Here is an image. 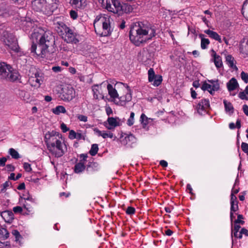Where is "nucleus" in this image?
I'll list each match as a JSON object with an SVG mask.
<instances>
[{
  "instance_id": "nucleus-1",
  "label": "nucleus",
  "mask_w": 248,
  "mask_h": 248,
  "mask_svg": "<svg viewBox=\"0 0 248 248\" xmlns=\"http://www.w3.org/2000/svg\"><path fill=\"white\" fill-rule=\"evenodd\" d=\"M44 141L49 153L55 157H62L67 151V142L58 132L48 131L45 135Z\"/></svg>"
},
{
  "instance_id": "nucleus-2",
  "label": "nucleus",
  "mask_w": 248,
  "mask_h": 248,
  "mask_svg": "<svg viewBox=\"0 0 248 248\" xmlns=\"http://www.w3.org/2000/svg\"><path fill=\"white\" fill-rule=\"evenodd\" d=\"M143 24L141 22H136L131 25L129 31V38L131 41L136 46H139L146 41L143 37L148 34V31L142 29Z\"/></svg>"
},
{
  "instance_id": "nucleus-3",
  "label": "nucleus",
  "mask_w": 248,
  "mask_h": 248,
  "mask_svg": "<svg viewBox=\"0 0 248 248\" xmlns=\"http://www.w3.org/2000/svg\"><path fill=\"white\" fill-rule=\"evenodd\" d=\"M52 46L49 40L46 39L45 35H42L39 39L38 46L33 43L31 47V52L35 53L37 55H41L44 57L46 52H48V48L50 46Z\"/></svg>"
},
{
  "instance_id": "nucleus-4",
  "label": "nucleus",
  "mask_w": 248,
  "mask_h": 248,
  "mask_svg": "<svg viewBox=\"0 0 248 248\" xmlns=\"http://www.w3.org/2000/svg\"><path fill=\"white\" fill-rule=\"evenodd\" d=\"M0 33H1V41L11 50L15 52H18L19 47L15 35L7 31H2V32H0Z\"/></svg>"
},
{
  "instance_id": "nucleus-5",
  "label": "nucleus",
  "mask_w": 248,
  "mask_h": 248,
  "mask_svg": "<svg viewBox=\"0 0 248 248\" xmlns=\"http://www.w3.org/2000/svg\"><path fill=\"white\" fill-rule=\"evenodd\" d=\"M11 66L4 62H0V79L7 81H14L17 76L11 71Z\"/></svg>"
},
{
  "instance_id": "nucleus-6",
  "label": "nucleus",
  "mask_w": 248,
  "mask_h": 248,
  "mask_svg": "<svg viewBox=\"0 0 248 248\" xmlns=\"http://www.w3.org/2000/svg\"><path fill=\"white\" fill-rule=\"evenodd\" d=\"M62 94L63 100L69 101L75 97V91L71 86H65L62 88Z\"/></svg>"
},
{
  "instance_id": "nucleus-7",
  "label": "nucleus",
  "mask_w": 248,
  "mask_h": 248,
  "mask_svg": "<svg viewBox=\"0 0 248 248\" xmlns=\"http://www.w3.org/2000/svg\"><path fill=\"white\" fill-rule=\"evenodd\" d=\"M148 80L149 82L154 81V85L155 86H159L162 81V76L159 75H155L153 68H150L148 72Z\"/></svg>"
},
{
  "instance_id": "nucleus-8",
  "label": "nucleus",
  "mask_w": 248,
  "mask_h": 248,
  "mask_svg": "<svg viewBox=\"0 0 248 248\" xmlns=\"http://www.w3.org/2000/svg\"><path fill=\"white\" fill-rule=\"evenodd\" d=\"M120 125L119 118L108 117L107 121L104 123V125L108 130H113Z\"/></svg>"
},
{
  "instance_id": "nucleus-9",
  "label": "nucleus",
  "mask_w": 248,
  "mask_h": 248,
  "mask_svg": "<svg viewBox=\"0 0 248 248\" xmlns=\"http://www.w3.org/2000/svg\"><path fill=\"white\" fill-rule=\"evenodd\" d=\"M132 96L131 93H127L125 96H121L117 97L116 99H115L114 103L118 105L124 107H127L126 105L127 103L130 102L131 100Z\"/></svg>"
},
{
  "instance_id": "nucleus-10",
  "label": "nucleus",
  "mask_w": 248,
  "mask_h": 248,
  "mask_svg": "<svg viewBox=\"0 0 248 248\" xmlns=\"http://www.w3.org/2000/svg\"><path fill=\"white\" fill-rule=\"evenodd\" d=\"M103 19L102 25L103 31L100 34L101 36H108L111 34L109 20V18H107L105 17H103Z\"/></svg>"
},
{
  "instance_id": "nucleus-11",
  "label": "nucleus",
  "mask_w": 248,
  "mask_h": 248,
  "mask_svg": "<svg viewBox=\"0 0 248 248\" xmlns=\"http://www.w3.org/2000/svg\"><path fill=\"white\" fill-rule=\"evenodd\" d=\"M136 139L132 134L125 135V136L121 140L123 144L131 146L132 145L136 142Z\"/></svg>"
},
{
  "instance_id": "nucleus-12",
  "label": "nucleus",
  "mask_w": 248,
  "mask_h": 248,
  "mask_svg": "<svg viewBox=\"0 0 248 248\" xmlns=\"http://www.w3.org/2000/svg\"><path fill=\"white\" fill-rule=\"evenodd\" d=\"M0 215L4 221L7 223H11L14 218V214L10 211L0 212Z\"/></svg>"
},
{
  "instance_id": "nucleus-13",
  "label": "nucleus",
  "mask_w": 248,
  "mask_h": 248,
  "mask_svg": "<svg viewBox=\"0 0 248 248\" xmlns=\"http://www.w3.org/2000/svg\"><path fill=\"white\" fill-rule=\"evenodd\" d=\"M239 49L241 53L248 56V38H244L240 41Z\"/></svg>"
},
{
  "instance_id": "nucleus-14",
  "label": "nucleus",
  "mask_w": 248,
  "mask_h": 248,
  "mask_svg": "<svg viewBox=\"0 0 248 248\" xmlns=\"http://www.w3.org/2000/svg\"><path fill=\"white\" fill-rule=\"evenodd\" d=\"M45 3L44 0H34L32 2L31 5L34 10L39 12L42 11Z\"/></svg>"
},
{
  "instance_id": "nucleus-15",
  "label": "nucleus",
  "mask_w": 248,
  "mask_h": 248,
  "mask_svg": "<svg viewBox=\"0 0 248 248\" xmlns=\"http://www.w3.org/2000/svg\"><path fill=\"white\" fill-rule=\"evenodd\" d=\"M227 87L228 91L231 92L238 88L239 84L236 79L234 78H232L227 83Z\"/></svg>"
},
{
  "instance_id": "nucleus-16",
  "label": "nucleus",
  "mask_w": 248,
  "mask_h": 248,
  "mask_svg": "<svg viewBox=\"0 0 248 248\" xmlns=\"http://www.w3.org/2000/svg\"><path fill=\"white\" fill-rule=\"evenodd\" d=\"M133 10L132 7L128 4V3H123L122 4L121 7L120 8L119 13H118L119 16L121 15L124 13H129Z\"/></svg>"
},
{
  "instance_id": "nucleus-17",
  "label": "nucleus",
  "mask_w": 248,
  "mask_h": 248,
  "mask_svg": "<svg viewBox=\"0 0 248 248\" xmlns=\"http://www.w3.org/2000/svg\"><path fill=\"white\" fill-rule=\"evenodd\" d=\"M238 201L235 195H232L231 197V212H235L238 210Z\"/></svg>"
},
{
  "instance_id": "nucleus-18",
  "label": "nucleus",
  "mask_w": 248,
  "mask_h": 248,
  "mask_svg": "<svg viewBox=\"0 0 248 248\" xmlns=\"http://www.w3.org/2000/svg\"><path fill=\"white\" fill-rule=\"evenodd\" d=\"M107 89L108 90V94L114 102L115 99H116L117 97L118 96L117 91L115 89L113 88L112 86L110 84H108L107 85Z\"/></svg>"
},
{
  "instance_id": "nucleus-19",
  "label": "nucleus",
  "mask_w": 248,
  "mask_h": 248,
  "mask_svg": "<svg viewBox=\"0 0 248 248\" xmlns=\"http://www.w3.org/2000/svg\"><path fill=\"white\" fill-rule=\"evenodd\" d=\"M108 2H111L112 3L115 9L116 13L118 14L122 5L120 2L118 0H102V3L105 4V2H108Z\"/></svg>"
},
{
  "instance_id": "nucleus-20",
  "label": "nucleus",
  "mask_w": 248,
  "mask_h": 248,
  "mask_svg": "<svg viewBox=\"0 0 248 248\" xmlns=\"http://www.w3.org/2000/svg\"><path fill=\"white\" fill-rule=\"evenodd\" d=\"M204 32L207 34L210 37L218 41L219 43H221L222 41L220 36L215 31H211L210 30H207L204 31Z\"/></svg>"
},
{
  "instance_id": "nucleus-21",
  "label": "nucleus",
  "mask_w": 248,
  "mask_h": 248,
  "mask_svg": "<svg viewBox=\"0 0 248 248\" xmlns=\"http://www.w3.org/2000/svg\"><path fill=\"white\" fill-rule=\"evenodd\" d=\"M241 227L239 225V224H234V226H232V243L233 244V236L235 238H238V235H237V232H239V230Z\"/></svg>"
},
{
  "instance_id": "nucleus-22",
  "label": "nucleus",
  "mask_w": 248,
  "mask_h": 248,
  "mask_svg": "<svg viewBox=\"0 0 248 248\" xmlns=\"http://www.w3.org/2000/svg\"><path fill=\"white\" fill-rule=\"evenodd\" d=\"M85 169L84 162H79L76 164L74 167V171L76 173L82 172Z\"/></svg>"
},
{
  "instance_id": "nucleus-23",
  "label": "nucleus",
  "mask_w": 248,
  "mask_h": 248,
  "mask_svg": "<svg viewBox=\"0 0 248 248\" xmlns=\"http://www.w3.org/2000/svg\"><path fill=\"white\" fill-rule=\"evenodd\" d=\"M64 41L68 43L77 44L78 40L76 38L73 33L67 34L65 35Z\"/></svg>"
},
{
  "instance_id": "nucleus-24",
  "label": "nucleus",
  "mask_w": 248,
  "mask_h": 248,
  "mask_svg": "<svg viewBox=\"0 0 248 248\" xmlns=\"http://www.w3.org/2000/svg\"><path fill=\"white\" fill-rule=\"evenodd\" d=\"M9 236L7 230L0 225V239L5 240Z\"/></svg>"
},
{
  "instance_id": "nucleus-25",
  "label": "nucleus",
  "mask_w": 248,
  "mask_h": 248,
  "mask_svg": "<svg viewBox=\"0 0 248 248\" xmlns=\"http://www.w3.org/2000/svg\"><path fill=\"white\" fill-rule=\"evenodd\" d=\"M226 61L228 64L231 68L234 69L236 71L238 70V68L233 63L234 58L232 57V55H227L226 57Z\"/></svg>"
},
{
  "instance_id": "nucleus-26",
  "label": "nucleus",
  "mask_w": 248,
  "mask_h": 248,
  "mask_svg": "<svg viewBox=\"0 0 248 248\" xmlns=\"http://www.w3.org/2000/svg\"><path fill=\"white\" fill-rule=\"evenodd\" d=\"M96 132L99 136H101L104 139H106L108 138H112L113 137V134L110 132L100 131L99 130H97L96 131Z\"/></svg>"
},
{
  "instance_id": "nucleus-27",
  "label": "nucleus",
  "mask_w": 248,
  "mask_h": 248,
  "mask_svg": "<svg viewBox=\"0 0 248 248\" xmlns=\"http://www.w3.org/2000/svg\"><path fill=\"white\" fill-rule=\"evenodd\" d=\"M204 34H199V37L201 39V47L203 49H206L207 48V46L210 44L209 39L204 38Z\"/></svg>"
},
{
  "instance_id": "nucleus-28",
  "label": "nucleus",
  "mask_w": 248,
  "mask_h": 248,
  "mask_svg": "<svg viewBox=\"0 0 248 248\" xmlns=\"http://www.w3.org/2000/svg\"><path fill=\"white\" fill-rule=\"evenodd\" d=\"M198 106L199 107L197 108H207L210 107L209 101L208 100L203 99L198 103Z\"/></svg>"
},
{
  "instance_id": "nucleus-29",
  "label": "nucleus",
  "mask_w": 248,
  "mask_h": 248,
  "mask_svg": "<svg viewBox=\"0 0 248 248\" xmlns=\"http://www.w3.org/2000/svg\"><path fill=\"white\" fill-rule=\"evenodd\" d=\"M209 82L212 84V90L214 91H217L219 89V84L218 83V80H208Z\"/></svg>"
},
{
  "instance_id": "nucleus-30",
  "label": "nucleus",
  "mask_w": 248,
  "mask_h": 248,
  "mask_svg": "<svg viewBox=\"0 0 248 248\" xmlns=\"http://www.w3.org/2000/svg\"><path fill=\"white\" fill-rule=\"evenodd\" d=\"M27 201H29L31 202H34L35 200L30 195H26L24 194L23 197L21 198V202H26Z\"/></svg>"
},
{
  "instance_id": "nucleus-31",
  "label": "nucleus",
  "mask_w": 248,
  "mask_h": 248,
  "mask_svg": "<svg viewBox=\"0 0 248 248\" xmlns=\"http://www.w3.org/2000/svg\"><path fill=\"white\" fill-rule=\"evenodd\" d=\"M150 119H148L145 114H142L141 115L140 121L141 122V123L142 124L143 127L144 128H145L146 126L149 123L148 121Z\"/></svg>"
},
{
  "instance_id": "nucleus-32",
  "label": "nucleus",
  "mask_w": 248,
  "mask_h": 248,
  "mask_svg": "<svg viewBox=\"0 0 248 248\" xmlns=\"http://www.w3.org/2000/svg\"><path fill=\"white\" fill-rule=\"evenodd\" d=\"M98 151V146L97 144H93L92 145L91 149L89 152L90 155L94 156Z\"/></svg>"
},
{
  "instance_id": "nucleus-33",
  "label": "nucleus",
  "mask_w": 248,
  "mask_h": 248,
  "mask_svg": "<svg viewBox=\"0 0 248 248\" xmlns=\"http://www.w3.org/2000/svg\"><path fill=\"white\" fill-rule=\"evenodd\" d=\"M99 86L98 84H95L92 87V90L93 92V96L96 99H99V97L97 95V93L99 92L98 88Z\"/></svg>"
},
{
  "instance_id": "nucleus-34",
  "label": "nucleus",
  "mask_w": 248,
  "mask_h": 248,
  "mask_svg": "<svg viewBox=\"0 0 248 248\" xmlns=\"http://www.w3.org/2000/svg\"><path fill=\"white\" fill-rule=\"evenodd\" d=\"M214 61L215 64L217 68H220L222 66V60L219 56H217V57H215Z\"/></svg>"
},
{
  "instance_id": "nucleus-35",
  "label": "nucleus",
  "mask_w": 248,
  "mask_h": 248,
  "mask_svg": "<svg viewBox=\"0 0 248 248\" xmlns=\"http://www.w3.org/2000/svg\"><path fill=\"white\" fill-rule=\"evenodd\" d=\"M9 154L12 157L15 159H18L19 158V155L18 152L13 148H10L9 151Z\"/></svg>"
},
{
  "instance_id": "nucleus-36",
  "label": "nucleus",
  "mask_w": 248,
  "mask_h": 248,
  "mask_svg": "<svg viewBox=\"0 0 248 248\" xmlns=\"http://www.w3.org/2000/svg\"><path fill=\"white\" fill-rule=\"evenodd\" d=\"M23 207L28 212V214L31 213L33 211V208L27 202H23Z\"/></svg>"
},
{
  "instance_id": "nucleus-37",
  "label": "nucleus",
  "mask_w": 248,
  "mask_h": 248,
  "mask_svg": "<svg viewBox=\"0 0 248 248\" xmlns=\"http://www.w3.org/2000/svg\"><path fill=\"white\" fill-rule=\"evenodd\" d=\"M243 234H244L246 236H248V230L244 228L241 229L239 232V235L237 238L241 239L242 238Z\"/></svg>"
},
{
  "instance_id": "nucleus-38",
  "label": "nucleus",
  "mask_w": 248,
  "mask_h": 248,
  "mask_svg": "<svg viewBox=\"0 0 248 248\" xmlns=\"http://www.w3.org/2000/svg\"><path fill=\"white\" fill-rule=\"evenodd\" d=\"M243 219V217L241 215H238L237 219H235L234 221V223L235 224H240L241 225H243L244 224V221L242 220Z\"/></svg>"
},
{
  "instance_id": "nucleus-39",
  "label": "nucleus",
  "mask_w": 248,
  "mask_h": 248,
  "mask_svg": "<svg viewBox=\"0 0 248 248\" xmlns=\"http://www.w3.org/2000/svg\"><path fill=\"white\" fill-rule=\"evenodd\" d=\"M134 115L135 114L134 112H131L130 117L127 122V124L128 125L131 126L133 124Z\"/></svg>"
},
{
  "instance_id": "nucleus-40",
  "label": "nucleus",
  "mask_w": 248,
  "mask_h": 248,
  "mask_svg": "<svg viewBox=\"0 0 248 248\" xmlns=\"http://www.w3.org/2000/svg\"><path fill=\"white\" fill-rule=\"evenodd\" d=\"M105 2V4H106V9H107L108 11L113 12V13H116V11L112 7L111 5V2Z\"/></svg>"
},
{
  "instance_id": "nucleus-41",
  "label": "nucleus",
  "mask_w": 248,
  "mask_h": 248,
  "mask_svg": "<svg viewBox=\"0 0 248 248\" xmlns=\"http://www.w3.org/2000/svg\"><path fill=\"white\" fill-rule=\"evenodd\" d=\"M208 113L207 109H197L196 112H195V114H197L200 116L205 115Z\"/></svg>"
},
{
  "instance_id": "nucleus-42",
  "label": "nucleus",
  "mask_w": 248,
  "mask_h": 248,
  "mask_svg": "<svg viewBox=\"0 0 248 248\" xmlns=\"http://www.w3.org/2000/svg\"><path fill=\"white\" fill-rule=\"evenodd\" d=\"M241 78L245 83L248 82V74L244 72V71L242 72L241 73Z\"/></svg>"
},
{
  "instance_id": "nucleus-43",
  "label": "nucleus",
  "mask_w": 248,
  "mask_h": 248,
  "mask_svg": "<svg viewBox=\"0 0 248 248\" xmlns=\"http://www.w3.org/2000/svg\"><path fill=\"white\" fill-rule=\"evenodd\" d=\"M241 148L243 151L248 155V144L245 142H242Z\"/></svg>"
},
{
  "instance_id": "nucleus-44",
  "label": "nucleus",
  "mask_w": 248,
  "mask_h": 248,
  "mask_svg": "<svg viewBox=\"0 0 248 248\" xmlns=\"http://www.w3.org/2000/svg\"><path fill=\"white\" fill-rule=\"evenodd\" d=\"M13 211L16 214L21 213L23 211V208L21 206H16L13 208Z\"/></svg>"
},
{
  "instance_id": "nucleus-45",
  "label": "nucleus",
  "mask_w": 248,
  "mask_h": 248,
  "mask_svg": "<svg viewBox=\"0 0 248 248\" xmlns=\"http://www.w3.org/2000/svg\"><path fill=\"white\" fill-rule=\"evenodd\" d=\"M223 103L225 108H233V106L231 102H228L226 100H224Z\"/></svg>"
},
{
  "instance_id": "nucleus-46",
  "label": "nucleus",
  "mask_w": 248,
  "mask_h": 248,
  "mask_svg": "<svg viewBox=\"0 0 248 248\" xmlns=\"http://www.w3.org/2000/svg\"><path fill=\"white\" fill-rule=\"evenodd\" d=\"M23 167L25 170L27 172H30L32 170L31 165L28 163H24L23 164Z\"/></svg>"
},
{
  "instance_id": "nucleus-47",
  "label": "nucleus",
  "mask_w": 248,
  "mask_h": 248,
  "mask_svg": "<svg viewBox=\"0 0 248 248\" xmlns=\"http://www.w3.org/2000/svg\"><path fill=\"white\" fill-rule=\"evenodd\" d=\"M238 96L241 99H243V100L245 99L247 100H248V97L247 96L246 93L245 91L244 92H240L239 93Z\"/></svg>"
},
{
  "instance_id": "nucleus-48",
  "label": "nucleus",
  "mask_w": 248,
  "mask_h": 248,
  "mask_svg": "<svg viewBox=\"0 0 248 248\" xmlns=\"http://www.w3.org/2000/svg\"><path fill=\"white\" fill-rule=\"evenodd\" d=\"M135 212V209L134 207H128L126 211V213L128 215H133Z\"/></svg>"
},
{
  "instance_id": "nucleus-49",
  "label": "nucleus",
  "mask_w": 248,
  "mask_h": 248,
  "mask_svg": "<svg viewBox=\"0 0 248 248\" xmlns=\"http://www.w3.org/2000/svg\"><path fill=\"white\" fill-rule=\"evenodd\" d=\"M77 133L71 130L69 131V138L71 140L76 139Z\"/></svg>"
},
{
  "instance_id": "nucleus-50",
  "label": "nucleus",
  "mask_w": 248,
  "mask_h": 248,
  "mask_svg": "<svg viewBox=\"0 0 248 248\" xmlns=\"http://www.w3.org/2000/svg\"><path fill=\"white\" fill-rule=\"evenodd\" d=\"M89 168H92L95 170H97L99 167V164L96 162H92L88 166Z\"/></svg>"
},
{
  "instance_id": "nucleus-51",
  "label": "nucleus",
  "mask_w": 248,
  "mask_h": 248,
  "mask_svg": "<svg viewBox=\"0 0 248 248\" xmlns=\"http://www.w3.org/2000/svg\"><path fill=\"white\" fill-rule=\"evenodd\" d=\"M12 234L13 235H14L16 238V241H17L19 240V238L20 237V234L19 232L17 230H14L12 232Z\"/></svg>"
},
{
  "instance_id": "nucleus-52",
  "label": "nucleus",
  "mask_w": 248,
  "mask_h": 248,
  "mask_svg": "<svg viewBox=\"0 0 248 248\" xmlns=\"http://www.w3.org/2000/svg\"><path fill=\"white\" fill-rule=\"evenodd\" d=\"M53 112L56 114L59 115L61 113H65L66 112V109H52Z\"/></svg>"
},
{
  "instance_id": "nucleus-53",
  "label": "nucleus",
  "mask_w": 248,
  "mask_h": 248,
  "mask_svg": "<svg viewBox=\"0 0 248 248\" xmlns=\"http://www.w3.org/2000/svg\"><path fill=\"white\" fill-rule=\"evenodd\" d=\"M148 55V53L146 52H143L141 54H140V56H139V59H140V57H142V58H141V61L142 62H146V60L143 59V57H145L147 58V55Z\"/></svg>"
},
{
  "instance_id": "nucleus-54",
  "label": "nucleus",
  "mask_w": 248,
  "mask_h": 248,
  "mask_svg": "<svg viewBox=\"0 0 248 248\" xmlns=\"http://www.w3.org/2000/svg\"><path fill=\"white\" fill-rule=\"evenodd\" d=\"M78 118L80 121L84 122H86L87 121V117L86 116L82 115H78Z\"/></svg>"
},
{
  "instance_id": "nucleus-55",
  "label": "nucleus",
  "mask_w": 248,
  "mask_h": 248,
  "mask_svg": "<svg viewBox=\"0 0 248 248\" xmlns=\"http://www.w3.org/2000/svg\"><path fill=\"white\" fill-rule=\"evenodd\" d=\"M61 128L63 132L65 133L69 130V128L67 127L66 125L62 123L61 125Z\"/></svg>"
},
{
  "instance_id": "nucleus-56",
  "label": "nucleus",
  "mask_w": 248,
  "mask_h": 248,
  "mask_svg": "<svg viewBox=\"0 0 248 248\" xmlns=\"http://www.w3.org/2000/svg\"><path fill=\"white\" fill-rule=\"evenodd\" d=\"M86 0H79V5L78 6L80 8H84L86 5Z\"/></svg>"
},
{
  "instance_id": "nucleus-57",
  "label": "nucleus",
  "mask_w": 248,
  "mask_h": 248,
  "mask_svg": "<svg viewBox=\"0 0 248 248\" xmlns=\"http://www.w3.org/2000/svg\"><path fill=\"white\" fill-rule=\"evenodd\" d=\"M70 15L71 17L74 19H76L78 17L77 13L76 11H73V10H71L70 11Z\"/></svg>"
},
{
  "instance_id": "nucleus-58",
  "label": "nucleus",
  "mask_w": 248,
  "mask_h": 248,
  "mask_svg": "<svg viewBox=\"0 0 248 248\" xmlns=\"http://www.w3.org/2000/svg\"><path fill=\"white\" fill-rule=\"evenodd\" d=\"M6 170L8 171H13L15 170V167L11 164H8L6 166Z\"/></svg>"
},
{
  "instance_id": "nucleus-59",
  "label": "nucleus",
  "mask_w": 248,
  "mask_h": 248,
  "mask_svg": "<svg viewBox=\"0 0 248 248\" xmlns=\"http://www.w3.org/2000/svg\"><path fill=\"white\" fill-rule=\"evenodd\" d=\"M87 155L85 154H81L80 155V162H84V164L85 163V161H86L87 158Z\"/></svg>"
},
{
  "instance_id": "nucleus-60",
  "label": "nucleus",
  "mask_w": 248,
  "mask_h": 248,
  "mask_svg": "<svg viewBox=\"0 0 248 248\" xmlns=\"http://www.w3.org/2000/svg\"><path fill=\"white\" fill-rule=\"evenodd\" d=\"M235 185H236V182L235 183L234 186L232 190V193H231V197H232V195H235V194H237L239 192L238 189L234 188V186H235Z\"/></svg>"
},
{
  "instance_id": "nucleus-61",
  "label": "nucleus",
  "mask_w": 248,
  "mask_h": 248,
  "mask_svg": "<svg viewBox=\"0 0 248 248\" xmlns=\"http://www.w3.org/2000/svg\"><path fill=\"white\" fill-rule=\"evenodd\" d=\"M7 161V159L5 157H2L0 158V166H4L5 164V162Z\"/></svg>"
},
{
  "instance_id": "nucleus-62",
  "label": "nucleus",
  "mask_w": 248,
  "mask_h": 248,
  "mask_svg": "<svg viewBox=\"0 0 248 248\" xmlns=\"http://www.w3.org/2000/svg\"><path fill=\"white\" fill-rule=\"evenodd\" d=\"M76 139H77L78 140H81V139H84V135L81 133H77Z\"/></svg>"
},
{
  "instance_id": "nucleus-63",
  "label": "nucleus",
  "mask_w": 248,
  "mask_h": 248,
  "mask_svg": "<svg viewBox=\"0 0 248 248\" xmlns=\"http://www.w3.org/2000/svg\"><path fill=\"white\" fill-rule=\"evenodd\" d=\"M52 70L54 72H58L61 71V67L60 66H54L52 68Z\"/></svg>"
},
{
  "instance_id": "nucleus-64",
  "label": "nucleus",
  "mask_w": 248,
  "mask_h": 248,
  "mask_svg": "<svg viewBox=\"0 0 248 248\" xmlns=\"http://www.w3.org/2000/svg\"><path fill=\"white\" fill-rule=\"evenodd\" d=\"M160 165L163 167H166L168 166V163L167 161L162 160L160 161Z\"/></svg>"
}]
</instances>
